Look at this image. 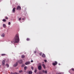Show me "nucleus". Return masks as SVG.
Wrapping results in <instances>:
<instances>
[{"instance_id": "f257e3e1", "label": "nucleus", "mask_w": 74, "mask_h": 74, "mask_svg": "<svg viewBox=\"0 0 74 74\" xmlns=\"http://www.w3.org/2000/svg\"><path fill=\"white\" fill-rule=\"evenodd\" d=\"M20 40L19 39V34H16L13 39L12 40V41H11L12 43H18L19 42Z\"/></svg>"}, {"instance_id": "f03ea898", "label": "nucleus", "mask_w": 74, "mask_h": 74, "mask_svg": "<svg viewBox=\"0 0 74 74\" xmlns=\"http://www.w3.org/2000/svg\"><path fill=\"white\" fill-rule=\"evenodd\" d=\"M17 10H21V7L20 6H18L17 8Z\"/></svg>"}, {"instance_id": "7ed1b4c3", "label": "nucleus", "mask_w": 74, "mask_h": 74, "mask_svg": "<svg viewBox=\"0 0 74 74\" xmlns=\"http://www.w3.org/2000/svg\"><path fill=\"white\" fill-rule=\"evenodd\" d=\"M57 64H58V62H57L56 61H55L54 63H52L53 65L54 66H56V65Z\"/></svg>"}, {"instance_id": "20e7f679", "label": "nucleus", "mask_w": 74, "mask_h": 74, "mask_svg": "<svg viewBox=\"0 0 74 74\" xmlns=\"http://www.w3.org/2000/svg\"><path fill=\"white\" fill-rule=\"evenodd\" d=\"M42 69V67H41V65H39L38 66V69L39 70H41Z\"/></svg>"}, {"instance_id": "39448f33", "label": "nucleus", "mask_w": 74, "mask_h": 74, "mask_svg": "<svg viewBox=\"0 0 74 74\" xmlns=\"http://www.w3.org/2000/svg\"><path fill=\"white\" fill-rule=\"evenodd\" d=\"M42 72L43 73H45V74H47V71L43 70Z\"/></svg>"}, {"instance_id": "423d86ee", "label": "nucleus", "mask_w": 74, "mask_h": 74, "mask_svg": "<svg viewBox=\"0 0 74 74\" xmlns=\"http://www.w3.org/2000/svg\"><path fill=\"white\" fill-rule=\"evenodd\" d=\"M1 36L2 37H5V34L4 33L2 34L1 35Z\"/></svg>"}, {"instance_id": "0eeeda50", "label": "nucleus", "mask_w": 74, "mask_h": 74, "mask_svg": "<svg viewBox=\"0 0 74 74\" xmlns=\"http://www.w3.org/2000/svg\"><path fill=\"white\" fill-rule=\"evenodd\" d=\"M2 65H3V66H4V65H5V60H3L2 62Z\"/></svg>"}, {"instance_id": "6e6552de", "label": "nucleus", "mask_w": 74, "mask_h": 74, "mask_svg": "<svg viewBox=\"0 0 74 74\" xmlns=\"http://www.w3.org/2000/svg\"><path fill=\"white\" fill-rule=\"evenodd\" d=\"M22 62H23L22 60H20L18 61V63H20V64H21V63H22Z\"/></svg>"}, {"instance_id": "1a4fd4ad", "label": "nucleus", "mask_w": 74, "mask_h": 74, "mask_svg": "<svg viewBox=\"0 0 74 74\" xmlns=\"http://www.w3.org/2000/svg\"><path fill=\"white\" fill-rule=\"evenodd\" d=\"M18 66V62H16V63L14 65V67H16Z\"/></svg>"}, {"instance_id": "9d476101", "label": "nucleus", "mask_w": 74, "mask_h": 74, "mask_svg": "<svg viewBox=\"0 0 74 74\" xmlns=\"http://www.w3.org/2000/svg\"><path fill=\"white\" fill-rule=\"evenodd\" d=\"M30 64V62H27L25 63V64H26V65H27V64Z\"/></svg>"}, {"instance_id": "9b49d317", "label": "nucleus", "mask_w": 74, "mask_h": 74, "mask_svg": "<svg viewBox=\"0 0 74 74\" xmlns=\"http://www.w3.org/2000/svg\"><path fill=\"white\" fill-rule=\"evenodd\" d=\"M21 58L23 59H24V58H25V55H22L21 56Z\"/></svg>"}, {"instance_id": "f8f14e48", "label": "nucleus", "mask_w": 74, "mask_h": 74, "mask_svg": "<svg viewBox=\"0 0 74 74\" xmlns=\"http://www.w3.org/2000/svg\"><path fill=\"white\" fill-rule=\"evenodd\" d=\"M32 73H33V72L32 71H29L28 73V74H32Z\"/></svg>"}, {"instance_id": "ddd939ff", "label": "nucleus", "mask_w": 74, "mask_h": 74, "mask_svg": "<svg viewBox=\"0 0 74 74\" xmlns=\"http://www.w3.org/2000/svg\"><path fill=\"white\" fill-rule=\"evenodd\" d=\"M42 66L44 69H45V65L44 64H42Z\"/></svg>"}, {"instance_id": "4468645a", "label": "nucleus", "mask_w": 74, "mask_h": 74, "mask_svg": "<svg viewBox=\"0 0 74 74\" xmlns=\"http://www.w3.org/2000/svg\"><path fill=\"white\" fill-rule=\"evenodd\" d=\"M42 57L43 58H45V55L44 54H43L42 56Z\"/></svg>"}, {"instance_id": "2eb2a0df", "label": "nucleus", "mask_w": 74, "mask_h": 74, "mask_svg": "<svg viewBox=\"0 0 74 74\" xmlns=\"http://www.w3.org/2000/svg\"><path fill=\"white\" fill-rule=\"evenodd\" d=\"M15 8H13L12 10L13 12H15Z\"/></svg>"}, {"instance_id": "dca6fc26", "label": "nucleus", "mask_w": 74, "mask_h": 74, "mask_svg": "<svg viewBox=\"0 0 74 74\" xmlns=\"http://www.w3.org/2000/svg\"><path fill=\"white\" fill-rule=\"evenodd\" d=\"M3 27H6V25H5V24H4L3 25Z\"/></svg>"}, {"instance_id": "f3484780", "label": "nucleus", "mask_w": 74, "mask_h": 74, "mask_svg": "<svg viewBox=\"0 0 74 74\" xmlns=\"http://www.w3.org/2000/svg\"><path fill=\"white\" fill-rule=\"evenodd\" d=\"M5 55H6V54H1V56H5Z\"/></svg>"}, {"instance_id": "a211bd4d", "label": "nucleus", "mask_w": 74, "mask_h": 74, "mask_svg": "<svg viewBox=\"0 0 74 74\" xmlns=\"http://www.w3.org/2000/svg\"><path fill=\"white\" fill-rule=\"evenodd\" d=\"M6 66H7V67H9V65L8 64H6Z\"/></svg>"}, {"instance_id": "6ab92c4d", "label": "nucleus", "mask_w": 74, "mask_h": 74, "mask_svg": "<svg viewBox=\"0 0 74 74\" xmlns=\"http://www.w3.org/2000/svg\"><path fill=\"white\" fill-rule=\"evenodd\" d=\"M2 21L3 22H6V20L5 19H3Z\"/></svg>"}, {"instance_id": "aec40b11", "label": "nucleus", "mask_w": 74, "mask_h": 74, "mask_svg": "<svg viewBox=\"0 0 74 74\" xmlns=\"http://www.w3.org/2000/svg\"><path fill=\"white\" fill-rule=\"evenodd\" d=\"M27 41H29L30 40V39L29 38H27Z\"/></svg>"}, {"instance_id": "412c9836", "label": "nucleus", "mask_w": 74, "mask_h": 74, "mask_svg": "<svg viewBox=\"0 0 74 74\" xmlns=\"http://www.w3.org/2000/svg\"><path fill=\"white\" fill-rule=\"evenodd\" d=\"M37 70H35L34 71V72L35 73H37Z\"/></svg>"}, {"instance_id": "4be33fe9", "label": "nucleus", "mask_w": 74, "mask_h": 74, "mask_svg": "<svg viewBox=\"0 0 74 74\" xmlns=\"http://www.w3.org/2000/svg\"><path fill=\"white\" fill-rule=\"evenodd\" d=\"M26 69H27V67L25 66L24 67V69L25 70H26Z\"/></svg>"}, {"instance_id": "5701e85b", "label": "nucleus", "mask_w": 74, "mask_h": 74, "mask_svg": "<svg viewBox=\"0 0 74 74\" xmlns=\"http://www.w3.org/2000/svg\"><path fill=\"white\" fill-rule=\"evenodd\" d=\"M31 69H32V70H33L34 69V68H33V67L32 66L31 67Z\"/></svg>"}, {"instance_id": "b1692460", "label": "nucleus", "mask_w": 74, "mask_h": 74, "mask_svg": "<svg viewBox=\"0 0 74 74\" xmlns=\"http://www.w3.org/2000/svg\"><path fill=\"white\" fill-rule=\"evenodd\" d=\"M8 25H11V23L10 22H9L8 23Z\"/></svg>"}, {"instance_id": "393cba45", "label": "nucleus", "mask_w": 74, "mask_h": 74, "mask_svg": "<svg viewBox=\"0 0 74 74\" xmlns=\"http://www.w3.org/2000/svg\"><path fill=\"white\" fill-rule=\"evenodd\" d=\"M19 21H21V18H18Z\"/></svg>"}, {"instance_id": "a878e982", "label": "nucleus", "mask_w": 74, "mask_h": 74, "mask_svg": "<svg viewBox=\"0 0 74 74\" xmlns=\"http://www.w3.org/2000/svg\"><path fill=\"white\" fill-rule=\"evenodd\" d=\"M21 72H22V71L20 70L19 71V73H21Z\"/></svg>"}, {"instance_id": "bb28decb", "label": "nucleus", "mask_w": 74, "mask_h": 74, "mask_svg": "<svg viewBox=\"0 0 74 74\" xmlns=\"http://www.w3.org/2000/svg\"><path fill=\"white\" fill-rule=\"evenodd\" d=\"M25 64H23L22 66V67H24L25 66Z\"/></svg>"}, {"instance_id": "cd10ccee", "label": "nucleus", "mask_w": 74, "mask_h": 74, "mask_svg": "<svg viewBox=\"0 0 74 74\" xmlns=\"http://www.w3.org/2000/svg\"><path fill=\"white\" fill-rule=\"evenodd\" d=\"M5 18H6V19H8V17H5Z\"/></svg>"}, {"instance_id": "c85d7f7f", "label": "nucleus", "mask_w": 74, "mask_h": 74, "mask_svg": "<svg viewBox=\"0 0 74 74\" xmlns=\"http://www.w3.org/2000/svg\"><path fill=\"white\" fill-rule=\"evenodd\" d=\"M39 55H41V56L42 55V53H39Z\"/></svg>"}, {"instance_id": "c756f323", "label": "nucleus", "mask_w": 74, "mask_h": 74, "mask_svg": "<svg viewBox=\"0 0 74 74\" xmlns=\"http://www.w3.org/2000/svg\"><path fill=\"white\" fill-rule=\"evenodd\" d=\"M39 64L40 66H41V63H39Z\"/></svg>"}, {"instance_id": "7c9ffc66", "label": "nucleus", "mask_w": 74, "mask_h": 74, "mask_svg": "<svg viewBox=\"0 0 74 74\" xmlns=\"http://www.w3.org/2000/svg\"><path fill=\"white\" fill-rule=\"evenodd\" d=\"M10 74H15V73H11Z\"/></svg>"}, {"instance_id": "2f4dec72", "label": "nucleus", "mask_w": 74, "mask_h": 74, "mask_svg": "<svg viewBox=\"0 0 74 74\" xmlns=\"http://www.w3.org/2000/svg\"><path fill=\"white\" fill-rule=\"evenodd\" d=\"M44 61L45 62H47V60H44Z\"/></svg>"}, {"instance_id": "473e14b6", "label": "nucleus", "mask_w": 74, "mask_h": 74, "mask_svg": "<svg viewBox=\"0 0 74 74\" xmlns=\"http://www.w3.org/2000/svg\"><path fill=\"white\" fill-rule=\"evenodd\" d=\"M36 51H34V53H36Z\"/></svg>"}, {"instance_id": "72a5a7b5", "label": "nucleus", "mask_w": 74, "mask_h": 74, "mask_svg": "<svg viewBox=\"0 0 74 74\" xmlns=\"http://www.w3.org/2000/svg\"><path fill=\"white\" fill-rule=\"evenodd\" d=\"M72 70H73V71H74V69H72Z\"/></svg>"}, {"instance_id": "f704fd0d", "label": "nucleus", "mask_w": 74, "mask_h": 74, "mask_svg": "<svg viewBox=\"0 0 74 74\" xmlns=\"http://www.w3.org/2000/svg\"><path fill=\"white\" fill-rule=\"evenodd\" d=\"M31 62H33V61L32 60L31 61Z\"/></svg>"}, {"instance_id": "c9c22d12", "label": "nucleus", "mask_w": 74, "mask_h": 74, "mask_svg": "<svg viewBox=\"0 0 74 74\" xmlns=\"http://www.w3.org/2000/svg\"><path fill=\"white\" fill-rule=\"evenodd\" d=\"M22 20H25V18H23L22 19Z\"/></svg>"}, {"instance_id": "e433bc0d", "label": "nucleus", "mask_w": 74, "mask_h": 74, "mask_svg": "<svg viewBox=\"0 0 74 74\" xmlns=\"http://www.w3.org/2000/svg\"><path fill=\"white\" fill-rule=\"evenodd\" d=\"M59 65H60V64H59Z\"/></svg>"}, {"instance_id": "4c0bfd02", "label": "nucleus", "mask_w": 74, "mask_h": 74, "mask_svg": "<svg viewBox=\"0 0 74 74\" xmlns=\"http://www.w3.org/2000/svg\"><path fill=\"white\" fill-rule=\"evenodd\" d=\"M43 63H44V62H43Z\"/></svg>"}]
</instances>
